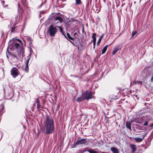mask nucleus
<instances>
[{"instance_id":"obj_1","label":"nucleus","mask_w":153,"mask_h":153,"mask_svg":"<svg viewBox=\"0 0 153 153\" xmlns=\"http://www.w3.org/2000/svg\"><path fill=\"white\" fill-rule=\"evenodd\" d=\"M54 129L53 120L51 117L47 115L43 122L42 131H43L46 134H49L54 133Z\"/></svg>"},{"instance_id":"obj_2","label":"nucleus","mask_w":153,"mask_h":153,"mask_svg":"<svg viewBox=\"0 0 153 153\" xmlns=\"http://www.w3.org/2000/svg\"><path fill=\"white\" fill-rule=\"evenodd\" d=\"M10 74L13 77L15 78L20 74V72L18 68L13 67L10 70Z\"/></svg>"},{"instance_id":"obj_3","label":"nucleus","mask_w":153,"mask_h":153,"mask_svg":"<svg viewBox=\"0 0 153 153\" xmlns=\"http://www.w3.org/2000/svg\"><path fill=\"white\" fill-rule=\"evenodd\" d=\"M19 47L20 52L21 53H22V55L23 56V54L24 53V49L22 46H20V45L19 44L14 42L12 45L11 49H16L17 50Z\"/></svg>"},{"instance_id":"obj_4","label":"nucleus","mask_w":153,"mask_h":153,"mask_svg":"<svg viewBox=\"0 0 153 153\" xmlns=\"http://www.w3.org/2000/svg\"><path fill=\"white\" fill-rule=\"evenodd\" d=\"M57 31V30L56 27H54L51 25L49 27L48 33H49L51 36H54Z\"/></svg>"},{"instance_id":"obj_5","label":"nucleus","mask_w":153,"mask_h":153,"mask_svg":"<svg viewBox=\"0 0 153 153\" xmlns=\"http://www.w3.org/2000/svg\"><path fill=\"white\" fill-rule=\"evenodd\" d=\"M41 99V97H39L35 101L36 103L37 104V109L39 111L41 110H42V108H44L45 104V101L44 100L42 101V105L41 104L40 101L39 100H40Z\"/></svg>"},{"instance_id":"obj_6","label":"nucleus","mask_w":153,"mask_h":153,"mask_svg":"<svg viewBox=\"0 0 153 153\" xmlns=\"http://www.w3.org/2000/svg\"><path fill=\"white\" fill-rule=\"evenodd\" d=\"M4 93L5 94H8L10 97H10H12L13 95V89L10 87L8 88L7 89H4Z\"/></svg>"},{"instance_id":"obj_7","label":"nucleus","mask_w":153,"mask_h":153,"mask_svg":"<svg viewBox=\"0 0 153 153\" xmlns=\"http://www.w3.org/2000/svg\"><path fill=\"white\" fill-rule=\"evenodd\" d=\"M92 94L91 92L89 91L88 92L87 91H85L83 94V96H84L85 100L91 99L92 98Z\"/></svg>"},{"instance_id":"obj_8","label":"nucleus","mask_w":153,"mask_h":153,"mask_svg":"<svg viewBox=\"0 0 153 153\" xmlns=\"http://www.w3.org/2000/svg\"><path fill=\"white\" fill-rule=\"evenodd\" d=\"M86 142V140L85 139L82 138L80 140H78V141L74 144L75 145H79L85 143Z\"/></svg>"},{"instance_id":"obj_9","label":"nucleus","mask_w":153,"mask_h":153,"mask_svg":"<svg viewBox=\"0 0 153 153\" xmlns=\"http://www.w3.org/2000/svg\"><path fill=\"white\" fill-rule=\"evenodd\" d=\"M22 19L21 15L19 14L15 17V21L14 24V25H16L19 21L22 20Z\"/></svg>"},{"instance_id":"obj_10","label":"nucleus","mask_w":153,"mask_h":153,"mask_svg":"<svg viewBox=\"0 0 153 153\" xmlns=\"http://www.w3.org/2000/svg\"><path fill=\"white\" fill-rule=\"evenodd\" d=\"M146 134L144 135H143L141 136L142 138L136 137L135 138V141L137 142H140L142 141L144 139L145 137L146 136Z\"/></svg>"},{"instance_id":"obj_11","label":"nucleus","mask_w":153,"mask_h":153,"mask_svg":"<svg viewBox=\"0 0 153 153\" xmlns=\"http://www.w3.org/2000/svg\"><path fill=\"white\" fill-rule=\"evenodd\" d=\"M85 100L84 98V96L83 95H81L80 97L77 98L76 99V101L78 102H80L83 100Z\"/></svg>"},{"instance_id":"obj_12","label":"nucleus","mask_w":153,"mask_h":153,"mask_svg":"<svg viewBox=\"0 0 153 153\" xmlns=\"http://www.w3.org/2000/svg\"><path fill=\"white\" fill-rule=\"evenodd\" d=\"M130 147H131V149L132 150V153L136 151L137 149L136 145L133 144H131L130 145Z\"/></svg>"},{"instance_id":"obj_13","label":"nucleus","mask_w":153,"mask_h":153,"mask_svg":"<svg viewBox=\"0 0 153 153\" xmlns=\"http://www.w3.org/2000/svg\"><path fill=\"white\" fill-rule=\"evenodd\" d=\"M67 36H66L65 34H64V35H63L65 36V37L66 38V39H68L69 41L70 40H73V41L74 40V39H73V38H72L70 34L69 33H67Z\"/></svg>"},{"instance_id":"obj_14","label":"nucleus","mask_w":153,"mask_h":153,"mask_svg":"<svg viewBox=\"0 0 153 153\" xmlns=\"http://www.w3.org/2000/svg\"><path fill=\"white\" fill-rule=\"evenodd\" d=\"M111 150L113 153H119V152L118 149L114 147H112L111 148Z\"/></svg>"},{"instance_id":"obj_15","label":"nucleus","mask_w":153,"mask_h":153,"mask_svg":"<svg viewBox=\"0 0 153 153\" xmlns=\"http://www.w3.org/2000/svg\"><path fill=\"white\" fill-rule=\"evenodd\" d=\"M96 150H97V149H95V150L89 149L88 150V152L90 153H100L98 152H100L98 150L96 151Z\"/></svg>"},{"instance_id":"obj_16","label":"nucleus","mask_w":153,"mask_h":153,"mask_svg":"<svg viewBox=\"0 0 153 153\" xmlns=\"http://www.w3.org/2000/svg\"><path fill=\"white\" fill-rule=\"evenodd\" d=\"M131 123L130 122H127L126 123V127L128 129H129L130 130H131Z\"/></svg>"},{"instance_id":"obj_17","label":"nucleus","mask_w":153,"mask_h":153,"mask_svg":"<svg viewBox=\"0 0 153 153\" xmlns=\"http://www.w3.org/2000/svg\"><path fill=\"white\" fill-rule=\"evenodd\" d=\"M55 20H59L60 22H62V19L59 16H57L55 18Z\"/></svg>"},{"instance_id":"obj_18","label":"nucleus","mask_w":153,"mask_h":153,"mask_svg":"<svg viewBox=\"0 0 153 153\" xmlns=\"http://www.w3.org/2000/svg\"><path fill=\"white\" fill-rule=\"evenodd\" d=\"M4 108V107L3 104H1L0 106V115H1L2 114V111H3Z\"/></svg>"},{"instance_id":"obj_19","label":"nucleus","mask_w":153,"mask_h":153,"mask_svg":"<svg viewBox=\"0 0 153 153\" xmlns=\"http://www.w3.org/2000/svg\"><path fill=\"white\" fill-rule=\"evenodd\" d=\"M108 46V45H106L103 48V49L102 50V54H103L105 53L106 52L107 48Z\"/></svg>"},{"instance_id":"obj_20","label":"nucleus","mask_w":153,"mask_h":153,"mask_svg":"<svg viewBox=\"0 0 153 153\" xmlns=\"http://www.w3.org/2000/svg\"><path fill=\"white\" fill-rule=\"evenodd\" d=\"M76 1L75 4L76 5H80L82 4V2L81 0H75Z\"/></svg>"},{"instance_id":"obj_21","label":"nucleus","mask_w":153,"mask_h":153,"mask_svg":"<svg viewBox=\"0 0 153 153\" xmlns=\"http://www.w3.org/2000/svg\"><path fill=\"white\" fill-rule=\"evenodd\" d=\"M96 35V34L95 33H93L92 35V38L93 39L92 41L93 42H96V39L95 37Z\"/></svg>"},{"instance_id":"obj_22","label":"nucleus","mask_w":153,"mask_h":153,"mask_svg":"<svg viewBox=\"0 0 153 153\" xmlns=\"http://www.w3.org/2000/svg\"><path fill=\"white\" fill-rule=\"evenodd\" d=\"M139 121L138 123H139L141 124L143 123L144 122V117H140Z\"/></svg>"},{"instance_id":"obj_23","label":"nucleus","mask_w":153,"mask_h":153,"mask_svg":"<svg viewBox=\"0 0 153 153\" xmlns=\"http://www.w3.org/2000/svg\"><path fill=\"white\" fill-rule=\"evenodd\" d=\"M120 49V48H115L113 51L112 52V54L114 55Z\"/></svg>"},{"instance_id":"obj_24","label":"nucleus","mask_w":153,"mask_h":153,"mask_svg":"<svg viewBox=\"0 0 153 153\" xmlns=\"http://www.w3.org/2000/svg\"><path fill=\"white\" fill-rule=\"evenodd\" d=\"M57 27L59 28V29L60 31L61 32L62 34L63 35H64V33L63 31V28L61 26H57Z\"/></svg>"},{"instance_id":"obj_25","label":"nucleus","mask_w":153,"mask_h":153,"mask_svg":"<svg viewBox=\"0 0 153 153\" xmlns=\"http://www.w3.org/2000/svg\"><path fill=\"white\" fill-rule=\"evenodd\" d=\"M8 53L13 58H16L17 59V57L16 56L14 55V54L10 53L9 52H8Z\"/></svg>"},{"instance_id":"obj_26","label":"nucleus","mask_w":153,"mask_h":153,"mask_svg":"<svg viewBox=\"0 0 153 153\" xmlns=\"http://www.w3.org/2000/svg\"><path fill=\"white\" fill-rule=\"evenodd\" d=\"M30 58H29L27 59V60L26 63V66H25V68H28V63L29 61Z\"/></svg>"},{"instance_id":"obj_27","label":"nucleus","mask_w":153,"mask_h":153,"mask_svg":"<svg viewBox=\"0 0 153 153\" xmlns=\"http://www.w3.org/2000/svg\"><path fill=\"white\" fill-rule=\"evenodd\" d=\"M16 28V27H12L11 28V33L14 32H15Z\"/></svg>"},{"instance_id":"obj_28","label":"nucleus","mask_w":153,"mask_h":153,"mask_svg":"<svg viewBox=\"0 0 153 153\" xmlns=\"http://www.w3.org/2000/svg\"><path fill=\"white\" fill-rule=\"evenodd\" d=\"M148 124V122L146 121L143 124V125L144 126H147Z\"/></svg>"},{"instance_id":"obj_29","label":"nucleus","mask_w":153,"mask_h":153,"mask_svg":"<svg viewBox=\"0 0 153 153\" xmlns=\"http://www.w3.org/2000/svg\"><path fill=\"white\" fill-rule=\"evenodd\" d=\"M136 31H134L132 33V37H133L134 35H135L137 33Z\"/></svg>"},{"instance_id":"obj_30","label":"nucleus","mask_w":153,"mask_h":153,"mask_svg":"<svg viewBox=\"0 0 153 153\" xmlns=\"http://www.w3.org/2000/svg\"><path fill=\"white\" fill-rule=\"evenodd\" d=\"M101 39H99V40L97 42V45H99V44L100 43V42L101 41Z\"/></svg>"},{"instance_id":"obj_31","label":"nucleus","mask_w":153,"mask_h":153,"mask_svg":"<svg viewBox=\"0 0 153 153\" xmlns=\"http://www.w3.org/2000/svg\"><path fill=\"white\" fill-rule=\"evenodd\" d=\"M25 71L27 72H28L29 71V68H25Z\"/></svg>"},{"instance_id":"obj_32","label":"nucleus","mask_w":153,"mask_h":153,"mask_svg":"<svg viewBox=\"0 0 153 153\" xmlns=\"http://www.w3.org/2000/svg\"><path fill=\"white\" fill-rule=\"evenodd\" d=\"M69 41H70V42H71V43L72 44H73L74 45V46H76V45H75V43H74L73 41H71V40H69Z\"/></svg>"},{"instance_id":"obj_33","label":"nucleus","mask_w":153,"mask_h":153,"mask_svg":"<svg viewBox=\"0 0 153 153\" xmlns=\"http://www.w3.org/2000/svg\"><path fill=\"white\" fill-rule=\"evenodd\" d=\"M149 127H153V123H151L149 125Z\"/></svg>"},{"instance_id":"obj_34","label":"nucleus","mask_w":153,"mask_h":153,"mask_svg":"<svg viewBox=\"0 0 153 153\" xmlns=\"http://www.w3.org/2000/svg\"><path fill=\"white\" fill-rule=\"evenodd\" d=\"M150 82H153V76H152V77L150 79Z\"/></svg>"},{"instance_id":"obj_35","label":"nucleus","mask_w":153,"mask_h":153,"mask_svg":"<svg viewBox=\"0 0 153 153\" xmlns=\"http://www.w3.org/2000/svg\"><path fill=\"white\" fill-rule=\"evenodd\" d=\"M16 40H18L20 43L22 42L19 39H16Z\"/></svg>"},{"instance_id":"obj_36","label":"nucleus","mask_w":153,"mask_h":153,"mask_svg":"<svg viewBox=\"0 0 153 153\" xmlns=\"http://www.w3.org/2000/svg\"><path fill=\"white\" fill-rule=\"evenodd\" d=\"M117 96H114V97H113L112 98L114 99H117Z\"/></svg>"},{"instance_id":"obj_37","label":"nucleus","mask_w":153,"mask_h":153,"mask_svg":"<svg viewBox=\"0 0 153 153\" xmlns=\"http://www.w3.org/2000/svg\"><path fill=\"white\" fill-rule=\"evenodd\" d=\"M103 34L101 36H100V39H101H101H102V37H103Z\"/></svg>"},{"instance_id":"obj_38","label":"nucleus","mask_w":153,"mask_h":153,"mask_svg":"<svg viewBox=\"0 0 153 153\" xmlns=\"http://www.w3.org/2000/svg\"><path fill=\"white\" fill-rule=\"evenodd\" d=\"M94 45L95 46L96 45V42H93Z\"/></svg>"},{"instance_id":"obj_39","label":"nucleus","mask_w":153,"mask_h":153,"mask_svg":"<svg viewBox=\"0 0 153 153\" xmlns=\"http://www.w3.org/2000/svg\"><path fill=\"white\" fill-rule=\"evenodd\" d=\"M1 3H2V4H4V1H2Z\"/></svg>"},{"instance_id":"obj_40","label":"nucleus","mask_w":153,"mask_h":153,"mask_svg":"<svg viewBox=\"0 0 153 153\" xmlns=\"http://www.w3.org/2000/svg\"><path fill=\"white\" fill-rule=\"evenodd\" d=\"M44 4V3L43 2H42L41 4V5H40V7H41L42 5Z\"/></svg>"},{"instance_id":"obj_41","label":"nucleus","mask_w":153,"mask_h":153,"mask_svg":"<svg viewBox=\"0 0 153 153\" xmlns=\"http://www.w3.org/2000/svg\"><path fill=\"white\" fill-rule=\"evenodd\" d=\"M46 1H47V0H45V2L44 3H45L46 2Z\"/></svg>"},{"instance_id":"obj_42","label":"nucleus","mask_w":153,"mask_h":153,"mask_svg":"<svg viewBox=\"0 0 153 153\" xmlns=\"http://www.w3.org/2000/svg\"><path fill=\"white\" fill-rule=\"evenodd\" d=\"M95 46L94 45L93 48H95Z\"/></svg>"},{"instance_id":"obj_43","label":"nucleus","mask_w":153,"mask_h":153,"mask_svg":"<svg viewBox=\"0 0 153 153\" xmlns=\"http://www.w3.org/2000/svg\"><path fill=\"white\" fill-rule=\"evenodd\" d=\"M7 58H8V56L7 55Z\"/></svg>"},{"instance_id":"obj_44","label":"nucleus","mask_w":153,"mask_h":153,"mask_svg":"<svg viewBox=\"0 0 153 153\" xmlns=\"http://www.w3.org/2000/svg\"><path fill=\"white\" fill-rule=\"evenodd\" d=\"M1 16V18H4L3 17H2Z\"/></svg>"},{"instance_id":"obj_45","label":"nucleus","mask_w":153,"mask_h":153,"mask_svg":"<svg viewBox=\"0 0 153 153\" xmlns=\"http://www.w3.org/2000/svg\"><path fill=\"white\" fill-rule=\"evenodd\" d=\"M76 34V33H74V35H75Z\"/></svg>"},{"instance_id":"obj_46","label":"nucleus","mask_w":153,"mask_h":153,"mask_svg":"<svg viewBox=\"0 0 153 153\" xmlns=\"http://www.w3.org/2000/svg\"><path fill=\"white\" fill-rule=\"evenodd\" d=\"M65 1V0H64Z\"/></svg>"},{"instance_id":"obj_47","label":"nucleus","mask_w":153,"mask_h":153,"mask_svg":"<svg viewBox=\"0 0 153 153\" xmlns=\"http://www.w3.org/2000/svg\"><path fill=\"white\" fill-rule=\"evenodd\" d=\"M1 1V0H0Z\"/></svg>"}]
</instances>
